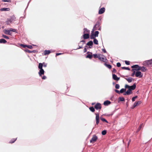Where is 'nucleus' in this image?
Returning a JSON list of instances; mask_svg holds the SVG:
<instances>
[{
	"mask_svg": "<svg viewBox=\"0 0 152 152\" xmlns=\"http://www.w3.org/2000/svg\"><path fill=\"white\" fill-rule=\"evenodd\" d=\"M43 64H44V63H43ZM43 66L44 67H46L47 66V64H44L43 65L41 63H39V64L38 68L40 69V70L39 72V74L40 76H41L42 75H43L44 73V71L42 69Z\"/></svg>",
	"mask_w": 152,
	"mask_h": 152,
	"instance_id": "nucleus-1",
	"label": "nucleus"
},
{
	"mask_svg": "<svg viewBox=\"0 0 152 152\" xmlns=\"http://www.w3.org/2000/svg\"><path fill=\"white\" fill-rule=\"evenodd\" d=\"M143 64L145 66H152V59L144 61L143 63Z\"/></svg>",
	"mask_w": 152,
	"mask_h": 152,
	"instance_id": "nucleus-2",
	"label": "nucleus"
},
{
	"mask_svg": "<svg viewBox=\"0 0 152 152\" xmlns=\"http://www.w3.org/2000/svg\"><path fill=\"white\" fill-rule=\"evenodd\" d=\"M136 84L135 83L133 84L132 86H129L128 85H125V88H129L131 90H134L136 88Z\"/></svg>",
	"mask_w": 152,
	"mask_h": 152,
	"instance_id": "nucleus-3",
	"label": "nucleus"
},
{
	"mask_svg": "<svg viewBox=\"0 0 152 152\" xmlns=\"http://www.w3.org/2000/svg\"><path fill=\"white\" fill-rule=\"evenodd\" d=\"M99 59L103 61H105L107 60L106 57L104 56L102 54H99Z\"/></svg>",
	"mask_w": 152,
	"mask_h": 152,
	"instance_id": "nucleus-4",
	"label": "nucleus"
},
{
	"mask_svg": "<svg viewBox=\"0 0 152 152\" xmlns=\"http://www.w3.org/2000/svg\"><path fill=\"white\" fill-rule=\"evenodd\" d=\"M135 76L137 77H138L140 78L142 76V74L141 72L140 71H137L135 73Z\"/></svg>",
	"mask_w": 152,
	"mask_h": 152,
	"instance_id": "nucleus-5",
	"label": "nucleus"
},
{
	"mask_svg": "<svg viewBox=\"0 0 152 152\" xmlns=\"http://www.w3.org/2000/svg\"><path fill=\"white\" fill-rule=\"evenodd\" d=\"M95 108L96 110L100 109L101 108V104L99 103L96 104L95 106Z\"/></svg>",
	"mask_w": 152,
	"mask_h": 152,
	"instance_id": "nucleus-6",
	"label": "nucleus"
},
{
	"mask_svg": "<svg viewBox=\"0 0 152 152\" xmlns=\"http://www.w3.org/2000/svg\"><path fill=\"white\" fill-rule=\"evenodd\" d=\"M126 79L129 83H131L133 80H134V79L132 77H129L128 78H125Z\"/></svg>",
	"mask_w": 152,
	"mask_h": 152,
	"instance_id": "nucleus-7",
	"label": "nucleus"
},
{
	"mask_svg": "<svg viewBox=\"0 0 152 152\" xmlns=\"http://www.w3.org/2000/svg\"><path fill=\"white\" fill-rule=\"evenodd\" d=\"M97 139V137L95 135L93 136L91 140H90L91 142H95Z\"/></svg>",
	"mask_w": 152,
	"mask_h": 152,
	"instance_id": "nucleus-8",
	"label": "nucleus"
},
{
	"mask_svg": "<svg viewBox=\"0 0 152 152\" xmlns=\"http://www.w3.org/2000/svg\"><path fill=\"white\" fill-rule=\"evenodd\" d=\"M96 123L97 124H98L99 122V114L98 113L96 114Z\"/></svg>",
	"mask_w": 152,
	"mask_h": 152,
	"instance_id": "nucleus-9",
	"label": "nucleus"
},
{
	"mask_svg": "<svg viewBox=\"0 0 152 152\" xmlns=\"http://www.w3.org/2000/svg\"><path fill=\"white\" fill-rule=\"evenodd\" d=\"M4 32L5 33V34H6L10 35H11V33H12L11 32V31H10V29L9 30L5 29V30H4Z\"/></svg>",
	"mask_w": 152,
	"mask_h": 152,
	"instance_id": "nucleus-10",
	"label": "nucleus"
},
{
	"mask_svg": "<svg viewBox=\"0 0 152 152\" xmlns=\"http://www.w3.org/2000/svg\"><path fill=\"white\" fill-rule=\"evenodd\" d=\"M105 9L104 7H103L100 9L99 12V14H102L105 11Z\"/></svg>",
	"mask_w": 152,
	"mask_h": 152,
	"instance_id": "nucleus-11",
	"label": "nucleus"
},
{
	"mask_svg": "<svg viewBox=\"0 0 152 152\" xmlns=\"http://www.w3.org/2000/svg\"><path fill=\"white\" fill-rule=\"evenodd\" d=\"M132 93V90L129 88H128V90L126 91V93L124 94V95H129L131 94Z\"/></svg>",
	"mask_w": 152,
	"mask_h": 152,
	"instance_id": "nucleus-12",
	"label": "nucleus"
},
{
	"mask_svg": "<svg viewBox=\"0 0 152 152\" xmlns=\"http://www.w3.org/2000/svg\"><path fill=\"white\" fill-rule=\"evenodd\" d=\"M83 36L84 39H87L89 37V34H84Z\"/></svg>",
	"mask_w": 152,
	"mask_h": 152,
	"instance_id": "nucleus-13",
	"label": "nucleus"
},
{
	"mask_svg": "<svg viewBox=\"0 0 152 152\" xmlns=\"http://www.w3.org/2000/svg\"><path fill=\"white\" fill-rule=\"evenodd\" d=\"M113 78L115 80H119L120 78L117 77L116 75L115 74L113 75Z\"/></svg>",
	"mask_w": 152,
	"mask_h": 152,
	"instance_id": "nucleus-14",
	"label": "nucleus"
},
{
	"mask_svg": "<svg viewBox=\"0 0 152 152\" xmlns=\"http://www.w3.org/2000/svg\"><path fill=\"white\" fill-rule=\"evenodd\" d=\"M141 70L143 72H145L147 70V69L145 67L143 66L140 67V68L138 69V70Z\"/></svg>",
	"mask_w": 152,
	"mask_h": 152,
	"instance_id": "nucleus-15",
	"label": "nucleus"
},
{
	"mask_svg": "<svg viewBox=\"0 0 152 152\" xmlns=\"http://www.w3.org/2000/svg\"><path fill=\"white\" fill-rule=\"evenodd\" d=\"M95 37L94 33V30H93L92 31L91 33V34L90 36V38L91 39H95Z\"/></svg>",
	"mask_w": 152,
	"mask_h": 152,
	"instance_id": "nucleus-16",
	"label": "nucleus"
},
{
	"mask_svg": "<svg viewBox=\"0 0 152 152\" xmlns=\"http://www.w3.org/2000/svg\"><path fill=\"white\" fill-rule=\"evenodd\" d=\"M132 68L136 69L137 70H138V69L140 68V67L138 65H135L133 66H132Z\"/></svg>",
	"mask_w": 152,
	"mask_h": 152,
	"instance_id": "nucleus-17",
	"label": "nucleus"
},
{
	"mask_svg": "<svg viewBox=\"0 0 152 152\" xmlns=\"http://www.w3.org/2000/svg\"><path fill=\"white\" fill-rule=\"evenodd\" d=\"M10 10V9L9 8H3L1 9H0V10L1 11H9Z\"/></svg>",
	"mask_w": 152,
	"mask_h": 152,
	"instance_id": "nucleus-18",
	"label": "nucleus"
},
{
	"mask_svg": "<svg viewBox=\"0 0 152 152\" xmlns=\"http://www.w3.org/2000/svg\"><path fill=\"white\" fill-rule=\"evenodd\" d=\"M110 104V101L107 100L104 102V105H107Z\"/></svg>",
	"mask_w": 152,
	"mask_h": 152,
	"instance_id": "nucleus-19",
	"label": "nucleus"
},
{
	"mask_svg": "<svg viewBox=\"0 0 152 152\" xmlns=\"http://www.w3.org/2000/svg\"><path fill=\"white\" fill-rule=\"evenodd\" d=\"M90 31L86 28L84 29V34H89Z\"/></svg>",
	"mask_w": 152,
	"mask_h": 152,
	"instance_id": "nucleus-20",
	"label": "nucleus"
},
{
	"mask_svg": "<svg viewBox=\"0 0 152 152\" xmlns=\"http://www.w3.org/2000/svg\"><path fill=\"white\" fill-rule=\"evenodd\" d=\"M142 103V102L140 101H138L137 102H135L134 104H135V106H138L139 105L141 104Z\"/></svg>",
	"mask_w": 152,
	"mask_h": 152,
	"instance_id": "nucleus-21",
	"label": "nucleus"
},
{
	"mask_svg": "<svg viewBox=\"0 0 152 152\" xmlns=\"http://www.w3.org/2000/svg\"><path fill=\"white\" fill-rule=\"evenodd\" d=\"M92 57V53H90V54H88L86 56V58H89L90 59H91Z\"/></svg>",
	"mask_w": 152,
	"mask_h": 152,
	"instance_id": "nucleus-22",
	"label": "nucleus"
},
{
	"mask_svg": "<svg viewBox=\"0 0 152 152\" xmlns=\"http://www.w3.org/2000/svg\"><path fill=\"white\" fill-rule=\"evenodd\" d=\"M50 53V50H45L44 52V55H48Z\"/></svg>",
	"mask_w": 152,
	"mask_h": 152,
	"instance_id": "nucleus-23",
	"label": "nucleus"
},
{
	"mask_svg": "<svg viewBox=\"0 0 152 152\" xmlns=\"http://www.w3.org/2000/svg\"><path fill=\"white\" fill-rule=\"evenodd\" d=\"M93 44V43L92 41H90L89 42H88L87 43V45L88 46H92Z\"/></svg>",
	"mask_w": 152,
	"mask_h": 152,
	"instance_id": "nucleus-24",
	"label": "nucleus"
},
{
	"mask_svg": "<svg viewBox=\"0 0 152 152\" xmlns=\"http://www.w3.org/2000/svg\"><path fill=\"white\" fill-rule=\"evenodd\" d=\"M94 42L95 44L96 45H98V41L97 39L95 38L94 39Z\"/></svg>",
	"mask_w": 152,
	"mask_h": 152,
	"instance_id": "nucleus-25",
	"label": "nucleus"
},
{
	"mask_svg": "<svg viewBox=\"0 0 152 152\" xmlns=\"http://www.w3.org/2000/svg\"><path fill=\"white\" fill-rule=\"evenodd\" d=\"M6 42V41L4 39H1L0 40V42L1 43H5Z\"/></svg>",
	"mask_w": 152,
	"mask_h": 152,
	"instance_id": "nucleus-26",
	"label": "nucleus"
},
{
	"mask_svg": "<svg viewBox=\"0 0 152 152\" xmlns=\"http://www.w3.org/2000/svg\"><path fill=\"white\" fill-rule=\"evenodd\" d=\"M99 54L97 55V54H93V56L94 58H99Z\"/></svg>",
	"mask_w": 152,
	"mask_h": 152,
	"instance_id": "nucleus-27",
	"label": "nucleus"
},
{
	"mask_svg": "<svg viewBox=\"0 0 152 152\" xmlns=\"http://www.w3.org/2000/svg\"><path fill=\"white\" fill-rule=\"evenodd\" d=\"M100 119L102 121L105 122L107 123H108V121L104 118L101 117Z\"/></svg>",
	"mask_w": 152,
	"mask_h": 152,
	"instance_id": "nucleus-28",
	"label": "nucleus"
},
{
	"mask_svg": "<svg viewBox=\"0 0 152 152\" xmlns=\"http://www.w3.org/2000/svg\"><path fill=\"white\" fill-rule=\"evenodd\" d=\"M99 34V32L98 31H96L94 33V35L95 37H97L98 36V34Z\"/></svg>",
	"mask_w": 152,
	"mask_h": 152,
	"instance_id": "nucleus-29",
	"label": "nucleus"
},
{
	"mask_svg": "<svg viewBox=\"0 0 152 152\" xmlns=\"http://www.w3.org/2000/svg\"><path fill=\"white\" fill-rule=\"evenodd\" d=\"M118 99H119V101H124V100H125L124 99L123 97H119Z\"/></svg>",
	"mask_w": 152,
	"mask_h": 152,
	"instance_id": "nucleus-30",
	"label": "nucleus"
},
{
	"mask_svg": "<svg viewBox=\"0 0 152 152\" xmlns=\"http://www.w3.org/2000/svg\"><path fill=\"white\" fill-rule=\"evenodd\" d=\"M126 91V89L124 88H122L120 91V93H123L124 91Z\"/></svg>",
	"mask_w": 152,
	"mask_h": 152,
	"instance_id": "nucleus-31",
	"label": "nucleus"
},
{
	"mask_svg": "<svg viewBox=\"0 0 152 152\" xmlns=\"http://www.w3.org/2000/svg\"><path fill=\"white\" fill-rule=\"evenodd\" d=\"M107 133L106 131L105 130H104L102 132V134L103 135H105Z\"/></svg>",
	"mask_w": 152,
	"mask_h": 152,
	"instance_id": "nucleus-32",
	"label": "nucleus"
},
{
	"mask_svg": "<svg viewBox=\"0 0 152 152\" xmlns=\"http://www.w3.org/2000/svg\"><path fill=\"white\" fill-rule=\"evenodd\" d=\"M89 109L91 111L93 112H94L95 110L94 109L93 107H90Z\"/></svg>",
	"mask_w": 152,
	"mask_h": 152,
	"instance_id": "nucleus-33",
	"label": "nucleus"
},
{
	"mask_svg": "<svg viewBox=\"0 0 152 152\" xmlns=\"http://www.w3.org/2000/svg\"><path fill=\"white\" fill-rule=\"evenodd\" d=\"M120 86L119 84H116L115 86V88L117 89H118L119 88Z\"/></svg>",
	"mask_w": 152,
	"mask_h": 152,
	"instance_id": "nucleus-34",
	"label": "nucleus"
},
{
	"mask_svg": "<svg viewBox=\"0 0 152 152\" xmlns=\"http://www.w3.org/2000/svg\"><path fill=\"white\" fill-rule=\"evenodd\" d=\"M105 65L109 68L110 69L111 68V66L109 64H105Z\"/></svg>",
	"mask_w": 152,
	"mask_h": 152,
	"instance_id": "nucleus-35",
	"label": "nucleus"
},
{
	"mask_svg": "<svg viewBox=\"0 0 152 152\" xmlns=\"http://www.w3.org/2000/svg\"><path fill=\"white\" fill-rule=\"evenodd\" d=\"M137 98V96H136L133 97L132 99V101L133 102Z\"/></svg>",
	"mask_w": 152,
	"mask_h": 152,
	"instance_id": "nucleus-36",
	"label": "nucleus"
},
{
	"mask_svg": "<svg viewBox=\"0 0 152 152\" xmlns=\"http://www.w3.org/2000/svg\"><path fill=\"white\" fill-rule=\"evenodd\" d=\"M122 68L128 70H129L130 69L128 67H122Z\"/></svg>",
	"mask_w": 152,
	"mask_h": 152,
	"instance_id": "nucleus-37",
	"label": "nucleus"
},
{
	"mask_svg": "<svg viewBox=\"0 0 152 152\" xmlns=\"http://www.w3.org/2000/svg\"><path fill=\"white\" fill-rule=\"evenodd\" d=\"M125 63L127 65H129L130 64L129 61H125Z\"/></svg>",
	"mask_w": 152,
	"mask_h": 152,
	"instance_id": "nucleus-38",
	"label": "nucleus"
},
{
	"mask_svg": "<svg viewBox=\"0 0 152 152\" xmlns=\"http://www.w3.org/2000/svg\"><path fill=\"white\" fill-rule=\"evenodd\" d=\"M26 47L30 49L32 48V47L31 45H27Z\"/></svg>",
	"mask_w": 152,
	"mask_h": 152,
	"instance_id": "nucleus-39",
	"label": "nucleus"
},
{
	"mask_svg": "<svg viewBox=\"0 0 152 152\" xmlns=\"http://www.w3.org/2000/svg\"><path fill=\"white\" fill-rule=\"evenodd\" d=\"M3 37H4L5 38H6V39H9L8 37L7 36H6L5 35H3Z\"/></svg>",
	"mask_w": 152,
	"mask_h": 152,
	"instance_id": "nucleus-40",
	"label": "nucleus"
},
{
	"mask_svg": "<svg viewBox=\"0 0 152 152\" xmlns=\"http://www.w3.org/2000/svg\"><path fill=\"white\" fill-rule=\"evenodd\" d=\"M10 30L11 31V32L12 31V32H15L16 31V30L15 29H13V28H11L10 29Z\"/></svg>",
	"mask_w": 152,
	"mask_h": 152,
	"instance_id": "nucleus-41",
	"label": "nucleus"
},
{
	"mask_svg": "<svg viewBox=\"0 0 152 152\" xmlns=\"http://www.w3.org/2000/svg\"><path fill=\"white\" fill-rule=\"evenodd\" d=\"M2 1L4 2H11L10 0H3Z\"/></svg>",
	"mask_w": 152,
	"mask_h": 152,
	"instance_id": "nucleus-42",
	"label": "nucleus"
},
{
	"mask_svg": "<svg viewBox=\"0 0 152 152\" xmlns=\"http://www.w3.org/2000/svg\"><path fill=\"white\" fill-rule=\"evenodd\" d=\"M117 66L118 67H119L121 66V64L119 63H118L117 64Z\"/></svg>",
	"mask_w": 152,
	"mask_h": 152,
	"instance_id": "nucleus-43",
	"label": "nucleus"
},
{
	"mask_svg": "<svg viewBox=\"0 0 152 152\" xmlns=\"http://www.w3.org/2000/svg\"><path fill=\"white\" fill-rule=\"evenodd\" d=\"M21 46H22V47H23L24 48H25L26 47H27V45H21Z\"/></svg>",
	"mask_w": 152,
	"mask_h": 152,
	"instance_id": "nucleus-44",
	"label": "nucleus"
},
{
	"mask_svg": "<svg viewBox=\"0 0 152 152\" xmlns=\"http://www.w3.org/2000/svg\"><path fill=\"white\" fill-rule=\"evenodd\" d=\"M46 78V77L45 76H44L42 77V79L43 80L45 79Z\"/></svg>",
	"mask_w": 152,
	"mask_h": 152,
	"instance_id": "nucleus-45",
	"label": "nucleus"
},
{
	"mask_svg": "<svg viewBox=\"0 0 152 152\" xmlns=\"http://www.w3.org/2000/svg\"><path fill=\"white\" fill-rule=\"evenodd\" d=\"M102 51L104 52V53H106V50H105V49H102Z\"/></svg>",
	"mask_w": 152,
	"mask_h": 152,
	"instance_id": "nucleus-46",
	"label": "nucleus"
},
{
	"mask_svg": "<svg viewBox=\"0 0 152 152\" xmlns=\"http://www.w3.org/2000/svg\"><path fill=\"white\" fill-rule=\"evenodd\" d=\"M115 91L117 93L119 94L120 93V91L118 90H115Z\"/></svg>",
	"mask_w": 152,
	"mask_h": 152,
	"instance_id": "nucleus-47",
	"label": "nucleus"
},
{
	"mask_svg": "<svg viewBox=\"0 0 152 152\" xmlns=\"http://www.w3.org/2000/svg\"><path fill=\"white\" fill-rule=\"evenodd\" d=\"M26 51L28 52L29 53H31L32 52V51H30L29 50H26Z\"/></svg>",
	"mask_w": 152,
	"mask_h": 152,
	"instance_id": "nucleus-48",
	"label": "nucleus"
},
{
	"mask_svg": "<svg viewBox=\"0 0 152 152\" xmlns=\"http://www.w3.org/2000/svg\"><path fill=\"white\" fill-rule=\"evenodd\" d=\"M62 53H57L56 54V56H58L59 55L61 54Z\"/></svg>",
	"mask_w": 152,
	"mask_h": 152,
	"instance_id": "nucleus-49",
	"label": "nucleus"
},
{
	"mask_svg": "<svg viewBox=\"0 0 152 152\" xmlns=\"http://www.w3.org/2000/svg\"><path fill=\"white\" fill-rule=\"evenodd\" d=\"M136 107V106H135V104H134L133 105L132 107V109H133L134 108Z\"/></svg>",
	"mask_w": 152,
	"mask_h": 152,
	"instance_id": "nucleus-50",
	"label": "nucleus"
},
{
	"mask_svg": "<svg viewBox=\"0 0 152 152\" xmlns=\"http://www.w3.org/2000/svg\"><path fill=\"white\" fill-rule=\"evenodd\" d=\"M8 21H10V22H11L12 21L11 20H9V19H7V22H8Z\"/></svg>",
	"mask_w": 152,
	"mask_h": 152,
	"instance_id": "nucleus-51",
	"label": "nucleus"
},
{
	"mask_svg": "<svg viewBox=\"0 0 152 152\" xmlns=\"http://www.w3.org/2000/svg\"><path fill=\"white\" fill-rule=\"evenodd\" d=\"M15 140H16V139H14V140H13V141H12V142H11H11H10L11 143H13V142H14Z\"/></svg>",
	"mask_w": 152,
	"mask_h": 152,
	"instance_id": "nucleus-52",
	"label": "nucleus"
},
{
	"mask_svg": "<svg viewBox=\"0 0 152 152\" xmlns=\"http://www.w3.org/2000/svg\"><path fill=\"white\" fill-rule=\"evenodd\" d=\"M87 51V50L86 48H85L84 49V52H86Z\"/></svg>",
	"mask_w": 152,
	"mask_h": 152,
	"instance_id": "nucleus-53",
	"label": "nucleus"
},
{
	"mask_svg": "<svg viewBox=\"0 0 152 152\" xmlns=\"http://www.w3.org/2000/svg\"><path fill=\"white\" fill-rule=\"evenodd\" d=\"M94 103H92V105H94Z\"/></svg>",
	"mask_w": 152,
	"mask_h": 152,
	"instance_id": "nucleus-54",
	"label": "nucleus"
},
{
	"mask_svg": "<svg viewBox=\"0 0 152 152\" xmlns=\"http://www.w3.org/2000/svg\"><path fill=\"white\" fill-rule=\"evenodd\" d=\"M133 75H134V74H133L132 76H133Z\"/></svg>",
	"mask_w": 152,
	"mask_h": 152,
	"instance_id": "nucleus-55",
	"label": "nucleus"
}]
</instances>
